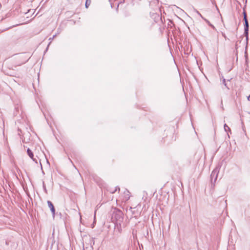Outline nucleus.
<instances>
[{
  "instance_id": "0eeeda50",
  "label": "nucleus",
  "mask_w": 250,
  "mask_h": 250,
  "mask_svg": "<svg viewBox=\"0 0 250 250\" xmlns=\"http://www.w3.org/2000/svg\"><path fill=\"white\" fill-rule=\"evenodd\" d=\"M204 20L212 28L214 29L215 27L214 26L210 23V22L208 20H207L206 19H204Z\"/></svg>"
},
{
  "instance_id": "4be33fe9",
  "label": "nucleus",
  "mask_w": 250,
  "mask_h": 250,
  "mask_svg": "<svg viewBox=\"0 0 250 250\" xmlns=\"http://www.w3.org/2000/svg\"><path fill=\"white\" fill-rule=\"evenodd\" d=\"M69 161H70L71 163H72V161L71 160H69Z\"/></svg>"
},
{
  "instance_id": "f257e3e1",
  "label": "nucleus",
  "mask_w": 250,
  "mask_h": 250,
  "mask_svg": "<svg viewBox=\"0 0 250 250\" xmlns=\"http://www.w3.org/2000/svg\"><path fill=\"white\" fill-rule=\"evenodd\" d=\"M111 219L115 223V226L120 231L122 228V223L124 220V214L119 209L115 208L112 211Z\"/></svg>"
},
{
  "instance_id": "6e6552de",
  "label": "nucleus",
  "mask_w": 250,
  "mask_h": 250,
  "mask_svg": "<svg viewBox=\"0 0 250 250\" xmlns=\"http://www.w3.org/2000/svg\"><path fill=\"white\" fill-rule=\"evenodd\" d=\"M224 129L227 132L228 130L230 131V128L226 124H225L224 125Z\"/></svg>"
},
{
  "instance_id": "6ab92c4d",
  "label": "nucleus",
  "mask_w": 250,
  "mask_h": 250,
  "mask_svg": "<svg viewBox=\"0 0 250 250\" xmlns=\"http://www.w3.org/2000/svg\"><path fill=\"white\" fill-rule=\"evenodd\" d=\"M69 161H70L71 163H72V161L71 160H69Z\"/></svg>"
},
{
  "instance_id": "412c9836",
  "label": "nucleus",
  "mask_w": 250,
  "mask_h": 250,
  "mask_svg": "<svg viewBox=\"0 0 250 250\" xmlns=\"http://www.w3.org/2000/svg\"><path fill=\"white\" fill-rule=\"evenodd\" d=\"M69 161H70L71 163H72V161L71 160H69Z\"/></svg>"
},
{
  "instance_id": "20e7f679",
  "label": "nucleus",
  "mask_w": 250,
  "mask_h": 250,
  "mask_svg": "<svg viewBox=\"0 0 250 250\" xmlns=\"http://www.w3.org/2000/svg\"><path fill=\"white\" fill-rule=\"evenodd\" d=\"M27 152L29 157L31 158L33 160V161H34L36 163H37V160L34 157L33 153L29 148L27 149Z\"/></svg>"
},
{
  "instance_id": "a211bd4d",
  "label": "nucleus",
  "mask_w": 250,
  "mask_h": 250,
  "mask_svg": "<svg viewBox=\"0 0 250 250\" xmlns=\"http://www.w3.org/2000/svg\"><path fill=\"white\" fill-rule=\"evenodd\" d=\"M40 165H41V166L42 167V163H41V162H40Z\"/></svg>"
},
{
  "instance_id": "4468645a",
  "label": "nucleus",
  "mask_w": 250,
  "mask_h": 250,
  "mask_svg": "<svg viewBox=\"0 0 250 250\" xmlns=\"http://www.w3.org/2000/svg\"><path fill=\"white\" fill-rule=\"evenodd\" d=\"M115 189H117V190H118L119 191L120 190V188L119 187H116Z\"/></svg>"
},
{
  "instance_id": "2eb2a0df",
  "label": "nucleus",
  "mask_w": 250,
  "mask_h": 250,
  "mask_svg": "<svg viewBox=\"0 0 250 250\" xmlns=\"http://www.w3.org/2000/svg\"><path fill=\"white\" fill-rule=\"evenodd\" d=\"M127 197H126V200H128L129 199V196H128V194L127 195Z\"/></svg>"
},
{
  "instance_id": "7ed1b4c3",
  "label": "nucleus",
  "mask_w": 250,
  "mask_h": 250,
  "mask_svg": "<svg viewBox=\"0 0 250 250\" xmlns=\"http://www.w3.org/2000/svg\"><path fill=\"white\" fill-rule=\"evenodd\" d=\"M244 34H247L249 32V24L248 20H244Z\"/></svg>"
},
{
  "instance_id": "f8f14e48",
  "label": "nucleus",
  "mask_w": 250,
  "mask_h": 250,
  "mask_svg": "<svg viewBox=\"0 0 250 250\" xmlns=\"http://www.w3.org/2000/svg\"><path fill=\"white\" fill-rule=\"evenodd\" d=\"M87 1H88V0H87L86 2H85V7L86 8H88V7L89 6V4L87 3Z\"/></svg>"
},
{
  "instance_id": "aec40b11",
  "label": "nucleus",
  "mask_w": 250,
  "mask_h": 250,
  "mask_svg": "<svg viewBox=\"0 0 250 250\" xmlns=\"http://www.w3.org/2000/svg\"><path fill=\"white\" fill-rule=\"evenodd\" d=\"M69 161H70L71 163H72V161L71 160H69Z\"/></svg>"
},
{
  "instance_id": "9b49d317",
  "label": "nucleus",
  "mask_w": 250,
  "mask_h": 250,
  "mask_svg": "<svg viewBox=\"0 0 250 250\" xmlns=\"http://www.w3.org/2000/svg\"><path fill=\"white\" fill-rule=\"evenodd\" d=\"M244 36H245V37H246V41H247V42H248V39H249V32H248V34H244Z\"/></svg>"
},
{
  "instance_id": "9d476101",
  "label": "nucleus",
  "mask_w": 250,
  "mask_h": 250,
  "mask_svg": "<svg viewBox=\"0 0 250 250\" xmlns=\"http://www.w3.org/2000/svg\"><path fill=\"white\" fill-rule=\"evenodd\" d=\"M195 12L198 15L200 16V17H201L203 20L204 19H205L203 16L201 14V13L198 11H197V10H195Z\"/></svg>"
},
{
  "instance_id": "f03ea898",
  "label": "nucleus",
  "mask_w": 250,
  "mask_h": 250,
  "mask_svg": "<svg viewBox=\"0 0 250 250\" xmlns=\"http://www.w3.org/2000/svg\"><path fill=\"white\" fill-rule=\"evenodd\" d=\"M220 168V167L217 166L212 171L210 175V178L212 183L213 182L214 183V184L215 183L218 177V174L219 173Z\"/></svg>"
},
{
  "instance_id": "f3484780",
  "label": "nucleus",
  "mask_w": 250,
  "mask_h": 250,
  "mask_svg": "<svg viewBox=\"0 0 250 250\" xmlns=\"http://www.w3.org/2000/svg\"><path fill=\"white\" fill-rule=\"evenodd\" d=\"M227 82H229V83H230V80H228L227 81Z\"/></svg>"
},
{
  "instance_id": "423d86ee",
  "label": "nucleus",
  "mask_w": 250,
  "mask_h": 250,
  "mask_svg": "<svg viewBox=\"0 0 250 250\" xmlns=\"http://www.w3.org/2000/svg\"><path fill=\"white\" fill-rule=\"evenodd\" d=\"M222 78H223V80H222L223 84L227 88L228 90H229L230 88L229 87L228 83L226 82V79L225 78H224L223 77H222Z\"/></svg>"
},
{
  "instance_id": "ddd939ff",
  "label": "nucleus",
  "mask_w": 250,
  "mask_h": 250,
  "mask_svg": "<svg viewBox=\"0 0 250 250\" xmlns=\"http://www.w3.org/2000/svg\"><path fill=\"white\" fill-rule=\"evenodd\" d=\"M117 191V189H115L114 190H112V191H110L111 193H114Z\"/></svg>"
},
{
  "instance_id": "dca6fc26",
  "label": "nucleus",
  "mask_w": 250,
  "mask_h": 250,
  "mask_svg": "<svg viewBox=\"0 0 250 250\" xmlns=\"http://www.w3.org/2000/svg\"><path fill=\"white\" fill-rule=\"evenodd\" d=\"M248 100L250 101V95L248 97Z\"/></svg>"
},
{
  "instance_id": "1a4fd4ad",
  "label": "nucleus",
  "mask_w": 250,
  "mask_h": 250,
  "mask_svg": "<svg viewBox=\"0 0 250 250\" xmlns=\"http://www.w3.org/2000/svg\"><path fill=\"white\" fill-rule=\"evenodd\" d=\"M243 17H244V20H247V13L245 10H244L243 12Z\"/></svg>"
},
{
  "instance_id": "39448f33",
  "label": "nucleus",
  "mask_w": 250,
  "mask_h": 250,
  "mask_svg": "<svg viewBox=\"0 0 250 250\" xmlns=\"http://www.w3.org/2000/svg\"><path fill=\"white\" fill-rule=\"evenodd\" d=\"M47 204H48V206L49 208H50L51 211L52 213L53 216L54 217V214H55V211L54 206H53V204L52 203V202L50 201H47Z\"/></svg>"
}]
</instances>
